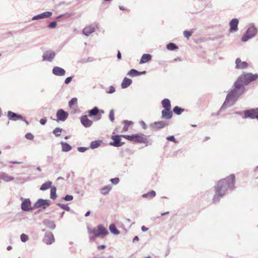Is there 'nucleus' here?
<instances>
[{"mask_svg":"<svg viewBox=\"0 0 258 258\" xmlns=\"http://www.w3.org/2000/svg\"><path fill=\"white\" fill-rule=\"evenodd\" d=\"M10 163H11L13 164H19L21 163V162H18V161H10Z\"/></svg>","mask_w":258,"mask_h":258,"instance_id":"61","label":"nucleus"},{"mask_svg":"<svg viewBox=\"0 0 258 258\" xmlns=\"http://www.w3.org/2000/svg\"><path fill=\"white\" fill-rule=\"evenodd\" d=\"M52 74L56 76H63L66 74V71L59 67H54L52 70Z\"/></svg>","mask_w":258,"mask_h":258,"instance_id":"13","label":"nucleus"},{"mask_svg":"<svg viewBox=\"0 0 258 258\" xmlns=\"http://www.w3.org/2000/svg\"><path fill=\"white\" fill-rule=\"evenodd\" d=\"M119 8L120 10L124 11L125 9L123 6H119Z\"/></svg>","mask_w":258,"mask_h":258,"instance_id":"63","label":"nucleus"},{"mask_svg":"<svg viewBox=\"0 0 258 258\" xmlns=\"http://www.w3.org/2000/svg\"><path fill=\"white\" fill-rule=\"evenodd\" d=\"M140 124L143 126V128L144 129H146V128H147V125H146V124L145 123V122H144V121H141L140 122Z\"/></svg>","mask_w":258,"mask_h":258,"instance_id":"54","label":"nucleus"},{"mask_svg":"<svg viewBox=\"0 0 258 258\" xmlns=\"http://www.w3.org/2000/svg\"><path fill=\"white\" fill-rule=\"evenodd\" d=\"M151 59V55L149 54H144L142 55L140 61V64L145 63Z\"/></svg>","mask_w":258,"mask_h":258,"instance_id":"28","label":"nucleus"},{"mask_svg":"<svg viewBox=\"0 0 258 258\" xmlns=\"http://www.w3.org/2000/svg\"><path fill=\"white\" fill-rule=\"evenodd\" d=\"M98 111H99L98 108L97 107H95L89 111V116H92L96 115L98 114Z\"/></svg>","mask_w":258,"mask_h":258,"instance_id":"37","label":"nucleus"},{"mask_svg":"<svg viewBox=\"0 0 258 258\" xmlns=\"http://www.w3.org/2000/svg\"><path fill=\"white\" fill-rule=\"evenodd\" d=\"M20 238L22 242H25L28 240V236L25 234H22L21 235Z\"/></svg>","mask_w":258,"mask_h":258,"instance_id":"42","label":"nucleus"},{"mask_svg":"<svg viewBox=\"0 0 258 258\" xmlns=\"http://www.w3.org/2000/svg\"><path fill=\"white\" fill-rule=\"evenodd\" d=\"M90 214V211H88L86 214H85V216L86 217H87Z\"/></svg>","mask_w":258,"mask_h":258,"instance_id":"64","label":"nucleus"},{"mask_svg":"<svg viewBox=\"0 0 258 258\" xmlns=\"http://www.w3.org/2000/svg\"><path fill=\"white\" fill-rule=\"evenodd\" d=\"M109 117L111 122H113L114 120V110L111 109L110 110Z\"/></svg>","mask_w":258,"mask_h":258,"instance_id":"41","label":"nucleus"},{"mask_svg":"<svg viewBox=\"0 0 258 258\" xmlns=\"http://www.w3.org/2000/svg\"><path fill=\"white\" fill-rule=\"evenodd\" d=\"M141 230L143 232H147L148 230V228L144 226H142Z\"/></svg>","mask_w":258,"mask_h":258,"instance_id":"56","label":"nucleus"},{"mask_svg":"<svg viewBox=\"0 0 258 258\" xmlns=\"http://www.w3.org/2000/svg\"><path fill=\"white\" fill-rule=\"evenodd\" d=\"M73 77H69L66 79L64 81V83L66 84H69L72 80Z\"/></svg>","mask_w":258,"mask_h":258,"instance_id":"50","label":"nucleus"},{"mask_svg":"<svg viewBox=\"0 0 258 258\" xmlns=\"http://www.w3.org/2000/svg\"><path fill=\"white\" fill-rule=\"evenodd\" d=\"M128 126L126 124H124V126L123 128V132H126L128 130Z\"/></svg>","mask_w":258,"mask_h":258,"instance_id":"57","label":"nucleus"},{"mask_svg":"<svg viewBox=\"0 0 258 258\" xmlns=\"http://www.w3.org/2000/svg\"><path fill=\"white\" fill-rule=\"evenodd\" d=\"M155 196H156L155 191L154 190H152V191L149 192L147 194H145L143 195L142 197L144 198H152L155 197Z\"/></svg>","mask_w":258,"mask_h":258,"instance_id":"35","label":"nucleus"},{"mask_svg":"<svg viewBox=\"0 0 258 258\" xmlns=\"http://www.w3.org/2000/svg\"><path fill=\"white\" fill-rule=\"evenodd\" d=\"M235 184V175L231 174L227 178L220 180L216 187V193L213 198L214 203L218 202L225 195L228 189H233Z\"/></svg>","mask_w":258,"mask_h":258,"instance_id":"1","label":"nucleus"},{"mask_svg":"<svg viewBox=\"0 0 258 258\" xmlns=\"http://www.w3.org/2000/svg\"><path fill=\"white\" fill-rule=\"evenodd\" d=\"M52 15V12H45L43 13L34 16L32 18V21H36L40 19H46L50 17Z\"/></svg>","mask_w":258,"mask_h":258,"instance_id":"12","label":"nucleus"},{"mask_svg":"<svg viewBox=\"0 0 258 258\" xmlns=\"http://www.w3.org/2000/svg\"><path fill=\"white\" fill-rule=\"evenodd\" d=\"M87 150V148L86 147H78V151L80 152H85Z\"/></svg>","mask_w":258,"mask_h":258,"instance_id":"51","label":"nucleus"},{"mask_svg":"<svg viewBox=\"0 0 258 258\" xmlns=\"http://www.w3.org/2000/svg\"><path fill=\"white\" fill-rule=\"evenodd\" d=\"M0 178L3 181L9 182L14 181L15 178L13 176H10L7 173L3 172L0 174Z\"/></svg>","mask_w":258,"mask_h":258,"instance_id":"18","label":"nucleus"},{"mask_svg":"<svg viewBox=\"0 0 258 258\" xmlns=\"http://www.w3.org/2000/svg\"><path fill=\"white\" fill-rule=\"evenodd\" d=\"M56 26V22L55 21H53L51 22L48 26V27L50 29H53L55 28Z\"/></svg>","mask_w":258,"mask_h":258,"instance_id":"46","label":"nucleus"},{"mask_svg":"<svg viewBox=\"0 0 258 258\" xmlns=\"http://www.w3.org/2000/svg\"><path fill=\"white\" fill-rule=\"evenodd\" d=\"M47 122V118L46 117L43 118L40 120V123L42 125H44Z\"/></svg>","mask_w":258,"mask_h":258,"instance_id":"52","label":"nucleus"},{"mask_svg":"<svg viewBox=\"0 0 258 258\" xmlns=\"http://www.w3.org/2000/svg\"><path fill=\"white\" fill-rule=\"evenodd\" d=\"M77 99L76 98H72L69 103V105L70 107H72V106L74 104L77 103Z\"/></svg>","mask_w":258,"mask_h":258,"instance_id":"44","label":"nucleus"},{"mask_svg":"<svg viewBox=\"0 0 258 258\" xmlns=\"http://www.w3.org/2000/svg\"><path fill=\"white\" fill-rule=\"evenodd\" d=\"M167 48L169 50H174L178 49V47L174 43H169L167 45Z\"/></svg>","mask_w":258,"mask_h":258,"instance_id":"36","label":"nucleus"},{"mask_svg":"<svg viewBox=\"0 0 258 258\" xmlns=\"http://www.w3.org/2000/svg\"><path fill=\"white\" fill-rule=\"evenodd\" d=\"M123 122L127 126L133 124V122L132 121L124 120Z\"/></svg>","mask_w":258,"mask_h":258,"instance_id":"55","label":"nucleus"},{"mask_svg":"<svg viewBox=\"0 0 258 258\" xmlns=\"http://www.w3.org/2000/svg\"><path fill=\"white\" fill-rule=\"evenodd\" d=\"M139 238L138 236H136L133 239V242H135L136 241H139Z\"/></svg>","mask_w":258,"mask_h":258,"instance_id":"59","label":"nucleus"},{"mask_svg":"<svg viewBox=\"0 0 258 258\" xmlns=\"http://www.w3.org/2000/svg\"><path fill=\"white\" fill-rule=\"evenodd\" d=\"M258 78V75H253L247 73L241 75L236 82H239L240 87L244 88V85H247L252 81Z\"/></svg>","mask_w":258,"mask_h":258,"instance_id":"3","label":"nucleus"},{"mask_svg":"<svg viewBox=\"0 0 258 258\" xmlns=\"http://www.w3.org/2000/svg\"><path fill=\"white\" fill-rule=\"evenodd\" d=\"M101 141L98 140L93 141L90 143V148L92 149H94L99 147L101 145Z\"/></svg>","mask_w":258,"mask_h":258,"instance_id":"31","label":"nucleus"},{"mask_svg":"<svg viewBox=\"0 0 258 258\" xmlns=\"http://www.w3.org/2000/svg\"><path fill=\"white\" fill-rule=\"evenodd\" d=\"M106 247V246L105 245H101L98 247V248L99 249H104Z\"/></svg>","mask_w":258,"mask_h":258,"instance_id":"58","label":"nucleus"},{"mask_svg":"<svg viewBox=\"0 0 258 258\" xmlns=\"http://www.w3.org/2000/svg\"><path fill=\"white\" fill-rule=\"evenodd\" d=\"M55 53L52 50H48L44 52L42 58L44 61L51 62L55 56Z\"/></svg>","mask_w":258,"mask_h":258,"instance_id":"11","label":"nucleus"},{"mask_svg":"<svg viewBox=\"0 0 258 258\" xmlns=\"http://www.w3.org/2000/svg\"><path fill=\"white\" fill-rule=\"evenodd\" d=\"M117 57L118 59H120L121 57V53L119 51H118L117 53Z\"/></svg>","mask_w":258,"mask_h":258,"instance_id":"60","label":"nucleus"},{"mask_svg":"<svg viewBox=\"0 0 258 258\" xmlns=\"http://www.w3.org/2000/svg\"><path fill=\"white\" fill-rule=\"evenodd\" d=\"M60 144L61 145V150L63 152H69L72 149L71 146L66 142L61 141Z\"/></svg>","mask_w":258,"mask_h":258,"instance_id":"26","label":"nucleus"},{"mask_svg":"<svg viewBox=\"0 0 258 258\" xmlns=\"http://www.w3.org/2000/svg\"><path fill=\"white\" fill-rule=\"evenodd\" d=\"M57 205L64 210H66L67 211H69L70 210V208L67 205L57 204Z\"/></svg>","mask_w":258,"mask_h":258,"instance_id":"43","label":"nucleus"},{"mask_svg":"<svg viewBox=\"0 0 258 258\" xmlns=\"http://www.w3.org/2000/svg\"><path fill=\"white\" fill-rule=\"evenodd\" d=\"M238 23L239 21L237 18H234L231 20L229 23L230 32H234L237 31Z\"/></svg>","mask_w":258,"mask_h":258,"instance_id":"14","label":"nucleus"},{"mask_svg":"<svg viewBox=\"0 0 258 258\" xmlns=\"http://www.w3.org/2000/svg\"><path fill=\"white\" fill-rule=\"evenodd\" d=\"M236 68L237 69H245L247 67L248 64L246 61H241L239 58H237L235 61Z\"/></svg>","mask_w":258,"mask_h":258,"instance_id":"19","label":"nucleus"},{"mask_svg":"<svg viewBox=\"0 0 258 258\" xmlns=\"http://www.w3.org/2000/svg\"><path fill=\"white\" fill-rule=\"evenodd\" d=\"M25 138L28 140H33L34 136L31 133H27L25 135Z\"/></svg>","mask_w":258,"mask_h":258,"instance_id":"49","label":"nucleus"},{"mask_svg":"<svg viewBox=\"0 0 258 258\" xmlns=\"http://www.w3.org/2000/svg\"><path fill=\"white\" fill-rule=\"evenodd\" d=\"M112 188V187L111 185H107L102 187L100 189V191L102 195H106L109 194V192L111 191Z\"/></svg>","mask_w":258,"mask_h":258,"instance_id":"23","label":"nucleus"},{"mask_svg":"<svg viewBox=\"0 0 258 258\" xmlns=\"http://www.w3.org/2000/svg\"><path fill=\"white\" fill-rule=\"evenodd\" d=\"M115 91V88L113 86H110L109 88V91L107 92L108 93H113Z\"/></svg>","mask_w":258,"mask_h":258,"instance_id":"53","label":"nucleus"},{"mask_svg":"<svg viewBox=\"0 0 258 258\" xmlns=\"http://www.w3.org/2000/svg\"><path fill=\"white\" fill-rule=\"evenodd\" d=\"M166 139L169 141H171L174 143H176V140L174 137L173 136H168L166 138Z\"/></svg>","mask_w":258,"mask_h":258,"instance_id":"48","label":"nucleus"},{"mask_svg":"<svg viewBox=\"0 0 258 258\" xmlns=\"http://www.w3.org/2000/svg\"><path fill=\"white\" fill-rule=\"evenodd\" d=\"M162 106L166 109H171L170 101L168 99H164L162 101Z\"/></svg>","mask_w":258,"mask_h":258,"instance_id":"30","label":"nucleus"},{"mask_svg":"<svg viewBox=\"0 0 258 258\" xmlns=\"http://www.w3.org/2000/svg\"><path fill=\"white\" fill-rule=\"evenodd\" d=\"M122 136L130 141H134L139 143H145L147 142V138L143 134H136L131 136L122 135Z\"/></svg>","mask_w":258,"mask_h":258,"instance_id":"6","label":"nucleus"},{"mask_svg":"<svg viewBox=\"0 0 258 258\" xmlns=\"http://www.w3.org/2000/svg\"><path fill=\"white\" fill-rule=\"evenodd\" d=\"M51 185H52L51 181H48L45 182V183H43L42 184V185L40 186V189L41 190H43V191L46 190L49 188H51V187H52L51 186Z\"/></svg>","mask_w":258,"mask_h":258,"instance_id":"29","label":"nucleus"},{"mask_svg":"<svg viewBox=\"0 0 258 258\" xmlns=\"http://www.w3.org/2000/svg\"><path fill=\"white\" fill-rule=\"evenodd\" d=\"M45 224L46 227L50 229H54L55 228V225L53 222L49 220L45 221Z\"/></svg>","mask_w":258,"mask_h":258,"instance_id":"34","label":"nucleus"},{"mask_svg":"<svg viewBox=\"0 0 258 258\" xmlns=\"http://www.w3.org/2000/svg\"><path fill=\"white\" fill-rule=\"evenodd\" d=\"M183 111V109L176 106L173 108V112L177 115L180 114Z\"/></svg>","mask_w":258,"mask_h":258,"instance_id":"39","label":"nucleus"},{"mask_svg":"<svg viewBox=\"0 0 258 258\" xmlns=\"http://www.w3.org/2000/svg\"><path fill=\"white\" fill-rule=\"evenodd\" d=\"M244 91V88L240 87L239 82H235L233 88L228 92L222 107H229L232 106L236 102L239 97L243 93Z\"/></svg>","mask_w":258,"mask_h":258,"instance_id":"2","label":"nucleus"},{"mask_svg":"<svg viewBox=\"0 0 258 258\" xmlns=\"http://www.w3.org/2000/svg\"><path fill=\"white\" fill-rule=\"evenodd\" d=\"M22 201L21 204V209L23 211H29L32 209L31 208V202L29 199L21 198Z\"/></svg>","mask_w":258,"mask_h":258,"instance_id":"7","label":"nucleus"},{"mask_svg":"<svg viewBox=\"0 0 258 258\" xmlns=\"http://www.w3.org/2000/svg\"><path fill=\"white\" fill-rule=\"evenodd\" d=\"M89 234H93L97 237H104L108 234L107 229L102 225L94 227L93 229L88 228Z\"/></svg>","mask_w":258,"mask_h":258,"instance_id":"4","label":"nucleus"},{"mask_svg":"<svg viewBox=\"0 0 258 258\" xmlns=\"http://www.w3.org/2000/svg\"><path fill=\"white\" fill-rule=\"evenodd\" d=\"M109 229L110 232L114 235H118L120 233L119 231L116 228L114 224L110 225Z\"/></svg>","mask_w":258,"mask_h":258,"instance_id":"32","label":"nucleus"},{"mask_svg":"<svg viewBox=\"0 0 258 258\" xmlns=\"http://www.w3.org/2000/svg\"><path fill=\"white\" fill-rule=\"evenodd\" d=\"M192 33V31H184L183 32L184 37L187 38H189V37L191 35Z\"/></svg>","mask_w":258,"mask_h":258,"instance_id":"45","label":"nucleus"},{"mask_svg":"<svg viewBox=\"0 0 258 258\" xmlns=\"http://www.w3.org/2000/svg\"><path fill=\"white\" fill-rule=\"evenodd\" d=\"M146 73V71L139 72L136 70L132 69L128 72L127 75L131 77H136L139 75L145 74Z\"/></svg>","mask_w":258,"mask_h":258,"instance_id":"24","label":"nucleus"},{"mask_svg":"<svg viewBox=\"0 0 258 258\" xmlns=\"http://www.w3.org/2000/svg\"><path fill=\"white\" fill-rule=\"evenodd\" d=\"M81 122L86 127L91 126L93 123V122L88 118L87 115H83L81 117Z\"/></svg>","mask_w":258,"mask_h":258,"instance_id":"17","label":"nucleus"},{"mask_svg":"<svg viewBox=\"0 0 258 258\" xmlns=\"http://www.w3.org/2000/svg\"><path fill=\"white\" fill-rule=\"evenodd\" d=\"M62 131V128L60 127H56L53 131V134H54L56 137H58L60 136Z\"/></svg>","mask_w":258,"mask_h":258,"instance_id":"38","label":"nucleus"},{"mask_svg":"<svg viewBox=\"0 0 258 258\" xmlns=\"http://www.w3.org/2000/svg\"><path fill=\"white\" fill-rule=\"evenodd\" d=\"M95 31L94 27L88 26L85 27L83 30V33L86 36H89L90 34L93 33Z\"/></svg>","mask_w":258,"mask_h":258,"instance_id":"27","label":"nucleus"},{"mask_svg":"<svg viewBox=\"0 0 258 258\" xmlns=\"http://www.w3.org/2000/svg\"><path fill=\"white\" fill-rule=\"evenodd\" d=\"M167 125V123L164 121H156L153 124L152 126L153 128L157 130L161 129L165 127Z\"/></svg>","mask_w":258,"mask_h":258,"instance_id":"21","label":"nucleus"},{"mask_svg":"<svg viewBox=\"0 0 258 258\" xmlns=\"http://www.w3.org/2000/svg\"><path fill=\"white\" fill-rule=\"evenodd\" d=\"M132 83V81L131 79H128L127 78H124L121 83V88L122 89H125L129 87Z\"/></svg>","mask_w":258,"mask_h":258,"instance_id":"25","label":"nucleus"},{"mask_svg":"<svg viewBox=\"0 0 258 258\" xmlns=\"http://www.w3.org/2000/svg\"><path fill=\"white\" fill-rule=\"evenodd\" d=\"M54 241V238L52 233H48L45 235L44 242L47 244H51Z\"/></svg>","mask_w":258,"mask_h":258,"instance_id":"22","label":"nucleus"},{"mask_svg":"<svg viewBox=\"0 0 258 258\" xmlns=\"http://www.w3.org/2000/svg\"><path fill=\"white\" fill-rule=\"evenodd\" d=\"M257 33V29L253 24H250L246 32L242 37L241 40L243 42H246L249 39L254 37Z\"/></svg>","mask_w":258,"mask_h":258,"instance_id":"5","label":"nucleus"},{"mask_svg":"<svg viewBox=\"0 0 258 258\" xmlns=\"http://www.w3.org/2000/svg\"><path fill=\"white\" fill-rule=\"evenodd\" d=\"M112 139L114 142L111 143L110 145L114 147H120L123 145V143L120 142V137L118 135L112 136Z\"/></svg>","mask_w":258,"mask_h":258,"instance_id":"16","label":"nucleus"},{"mask_svg":"<svg viewBox=\"0 0 258 258\" xmlns=\"http://www.w3.org/2000/svg\"><path fill=\"white\" fill-rule=\"evenodd\" d=\"M110 181L111 182V183L112 184L116 185V184L119 183V182L120 181V179L118 177H115V178H111L110 180Z\"/></svg>","mask_w":258,"mask_h":258,"instance_id":"40","label":"nucleus"},{"mask_svg":"<svg viewBox=\"0 0 258 258\" xmlns=\"http://www.w3.org/2000/svg\"><path fill=\"white\" fill-rule=\"evenodd\" d=\"M244 115L245 118L249 117L258 120V108L245 111Z\"/></svg>","mask_w":258,"mask_h":258,"instance_id":"9","label":"nucleus"},{"mask_svg":"<svg viewBox=\"0 0 258 258\" xmlns=\"http://www.w3.org/2000/svg\"><path fill=\"white\" fill-rule=\"evenodd\" d=\"M171 109H166L162 111V117L164 119H168L172 117V112Z\"/></svg>","mask_w":258,"mask_h":258,"instance_id":"20","label":"nucleus"},{"mask_svg":"<svg viewBox=\"0 0 258 258\" xmlns=\"http://www.w3.org/2000/svg\"><path fill=\"white\" fill-rule=\"evenodd\" d=\"M56 116L57 117V121H64L68 118L69 114L62 109H60L57 110Z\"/></svg>","mask_w":258,"mask_h":258,"instance_id":"8","label":"nucleus"},{"mask_svg":"<svg viewBox=\"0 0 258 258\" xmlns=\"http://www.w3.org/2000/svg\"><path fill=\"white\" fill-rule=\"evenodd\" d=\"M63 200L66 201H71L73 200V196L71 195H67L63 198Z\"/></svg>","mask_w":258,"mask_h":258,"instance_id":"47","label":"nucleus"},{"mask_svg":"<svg viewBox=\"0 0 258 258\" xmlns=\"http://www.w3.org/2000/svg\"><path fill=\"white\" fill-rule=\"evenodd\" d=\"M7 116L10 120H12L13 121L21 120L23 119V117L22 115L14 113L11 111H9L8 112Z\"/></svg>","mask_w":258,"mask_h":258,"instance_id":"15","label":"nucleus"},{"mask_svg":"<svg viewBox=\"0 0 258 258\" xmlns=\"http://www.w3.org/2000/svg\"><path fill=\"white\" fill-rule=\"evenodd\" d=\"M56 188L55 186H52L50 188V198L52 200H55L57 195L56 194Z\"/></svg>","mask_w":258,"mask_h":258,"instance_id":"33","label":"nucleus"},{"mask_svg":"<svg viewBox=\"0 0 258 258\" xmlns=\"http://www.w3.org/2000/svg\"><path fill=\"white\" fill-rule=\"evenodd\" d=\"M68 15V14H67V13L64 14L60 15L58 16L57 17V19L60 18H61V17H62L66 16V15Z\"/></svg>","mask_w":258,"mask_h":258,"instance_id":"62","label":"nucleus"},{"mask_svg":"<svg viewBox=\"0 0 258 258\" xmlns=\"http://www.w3.org/2000/svg\"><path fill=\"white\" fill-rule=\"evenodd\" d=\"M50 201L49 200L39 199L35 204L36 208H42L45 209L50 205Z\"/></svg>","mask_w":258,"mask_h":258,"instance_id":"10","label":"nucleus"}]
</instances>
